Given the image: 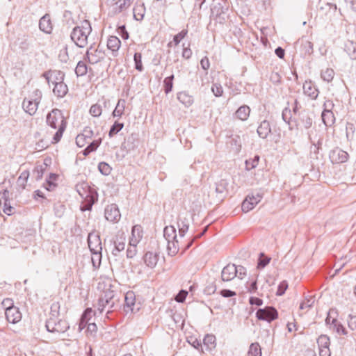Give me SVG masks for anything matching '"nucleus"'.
<instances>
[{
    "mask_svg": "<svg viewBox=\"0 0 356 356\" xmlns=\"http://www.w3.org/2000/svg\"><path fill=\"white\" fill-rule=\"evenodd\" d=\"M47 123L54 129H57L51 141L54 144L57 143L60 140L67 124L61 111L53 109L49 113L47 116Z\"/></svg>",
    "mask_w": 356,
    "mask_h": 356,
    "instance_id": "nucleus-1",
    "label": "nucleus"
},
{
    "mask_svg": "<svg viewBox=\"0 0 356 356\" xmlns=\"http://www.w3.org/2000/svg\"><path fill=\"white\" fill-rule=\"evenodd\" d=\"M92 28L88 20L81 22L80 25L75 26L70 35L72 40L80 48L85 47L88 43V36Z\"/></svg>",
    "mask_w": 356,
    "mask_h": 356,
    "instance_id": "nucleus-2",
    "label": "nucleus"
},
{
    "mask_svg": "<svg viewBox=\"0 0 356 356\" xmlns=\"http://www.w3.org/2000/svg\"><path fill=\"white\" fill-rule=\"evenodd\" d=\"M58 307V303H54L51 307V311L54 313L47 320L45 325L47 331L49 332L64 333L70 328V325L65 320L58 319L56 314H58L57 309Z\"/></svg>",
    "mask_w": 356,
    "mask_h": 356,
    "instance_id": "nucleus-3",
    "label": "nucleus"
},
{
    "mask_svg": "<svg viewBox=\"0 0 356 356\" xmlns=\"http://www.w3.org/2000/svg\"><path fill=\"white\" fill-rule=\"evenodd\" d=\"M115 302L114 291L111 290L106 291L98 300L97 309L101 314L107 309L106 317L108 318L109 314L112 312V309L115 307Z\"/></svg>",
    "mask_w": 356,
    "mask_h": 356,
    "instance_id": "nucleus-4",
    "label": "nucleus"
},
{
    "mask_svg": "<svg viewBox=\"0 0 356 356\" xmlns=\"http://www.w3.org/2000/svg\"><path fill=\"white\" fill-rule=\"evenodd\" d=\"M278 316L277 311L273 307H266L259 309L256 312V317L261 321L271 322Z\"/></svg>",
    "mask_w": 356,
    "mask_h": 356,
    "instance_id": "nucleus-5",
    "label": "nucleus"
},
{
    "mask_svg": "<svg viewBox=\"0 0 356 356\" xmlns=\"http://www.w3.org/2000/svg\"><path fill=\"white\" fill-rule=\"evenodd\" d=\"M86 57L88 62L94 65L104 60L105 53L104 51L100 48L99 45L97 48L91 45L86 51Z\"/></svg>",
    "mask_w": 356,
    "mask_h": 356,
    "instance_id": "nucleus-6",
    "label": "nucleus"
},
{
    "mask_svg": "<svg viewBox=\"0 0 356 356\" xmlns=\"http://www.w3.org/2000/svg\"><path fill=\"white\" fill-rule=\"evenodd\" d=\"M228 184V181L224 179H222L220 181H217L215 184L214 190H211L210 191V195H215L217 201L221 202L226 195Z\"/></svg>",
    "mask_w": 356,
    "mask_h": 356,
    "instance_id": "nucleus-7",
    "label": "nucleus"
},
{
    "mask_svg": "<svg viewBox=\"0 0 356 356\" xmlns=\"http://www.w3.org/2000/svg\"><path fill=\"white\" fill-rule=\"evenodd\" d=\"M42 76L46 79L49 86L50 84L56 85L64 81V72L58 70H49L44 72Z\"/></svg>",
    "mask_w": 356,
    "mask_h": 356,
    "instance_id": "nucleus-8",
    "label": "nucleus"
},
{
    "mask_svg": "<svg viewBox=\"0 0 356 356\" xmlns=\"http://www.w3.org/2000/svg\"><path fill=\"white\" fill-rule=\"evenodd\" d=\"M124 309L126 313H136L140 307L136 304V296L133 291H128L124 297Z\"/></svg>",
    "mask_w": 356,
    "mask_h": 356,
    "instance_id": "nucleus-9",
    "label": "nucleus"
},
{
    "mask_svg": "<svg viewBox=\"0 0 356 356\" xmlns=\"http://www.w3.org/2000/svg\"><path fill=\"white\" fill-rule=\"evenodd\" d=\"M134 0H109L110 8L114 14L120 13L127 10Z\"/></svg>",
    "mask_w": 356,
    "mask_h": 356,
    "instance_id": "nucleus-10",
    "label": "nucleus"
},
{
    "mask_svg": "<svg viewBox=\"0 0 356 356\" xmlns=\"http://www.w3.org/2000/svg\"><path fill=\"white\" fill-rule=\"evenodd\" d=\"M329 158L332 163H342L348 161V154L343 149L337 147L330 152Z\"/></svg>",
    "mask_w": 356,
    "mask_h": 356,
    "instance_id": "nucleus-11",
    "label": "nucleus"
},
{
    "mask_svg": "<svg viewBox=\"0 0 356 356\" xmlns=\"http://www.w3.org/2000/svg\"><path fill=\"white\" fill-rule=\"evenodd\" d=\"M5 315L9 323L15 324L22 320V313L18 307L15 306H9L6 309Z\"/></svg>",
    "mask_w": 356,
    "mask_h": 356,
    "instance_id": "nucleus-12",
    "label": "nucleus"
},
{
    "mask_svg": "<svg viewBox=\"0 0 356 356\" xmlns=\"http://www.w3.org/2000/svg\"><path fill=\"white\" fill-rule=\"evenodd\" d=\"M104 214L106 219L113 222H118L121 217L119 209L115 204L107 206L105 209Z\"/></svg>",
    "mask_w": 356,
    "mask_h": 356,
    "instance_id": "nucleus-13",
    "label": "nucleus"
},
{
    "mask_svg": "<svg viewBox=\"0 0 356 356\" xmlns=\"http://www.w3.org/2000/svg\"><path fill=\"white\" fill-rule=\"evenodd\" d=\"M323 138V136L318 134L316 131H315V134L313 131L311 132L309 134V140L312 143L310 147L311 154H314L315 155L318 154L319 149L321 148Z\"/></svg>",
    "mask_w": 356,
    "mask_h": 356,
    "instance_id": "nucleus-14",
    "label": "nucleus"
},
{
    "mask_svg": "<svg viewBox=\"0 0 356 356\" xmlns=\"http://www.w3.org/2000/svg\"><path fill=\"white\" fill-rule=\"evenodd\" d=\"M88 243L90 252L102 250L100 236L95 232H90L88 234Z\"/></svg>",
    "mask_w": 356,
    "mask_h": 356,
    "instance_id": "nucleus-15",
    "label": "nucleus"
},
{
    "mask_svg": "<svg viewBox=\"0 0 356 356\" xmlns=\"http://www.w3.org/2000/svg\"><path fill=\"white\" fill-rule=\"evenodd\" d=\"M114 249L113 250V254L117 255L118 252L122 251L125 248L126 245V235L123 232H118L115 235L113 241Z\"/></svg>",
    "mask_w": 356,
    "mask_h": 356,
    "instance_id": "nucleus-16",
    "label": "nucleus"
},
{
    "mask_svg": "<svg viewBox=\"0 0 356 356\" xmlns=\"http://www.w3.org/2000/svg\"><path fill=\"white\" fill-rule=\"evenodd\" d=\"M261 196L257 194L255 196L248 195L242 202L241 209L243 212H248L253 209L254 207L261 201Z\"/></svg>",
    "mask_w": 356,
    "mask_h": 356,
    "instance_id": "nucleus-17",
    "label": "nucleus"
},
{
    "mask_svg": "<svg viewBox=\"0 0 356 356\" xmlns=\"http://www.w3.org/2000/svg\"><path fill=\"white\" fill-rule=\"evenodd\" d=\"M237 276L236 265L229 264L225 266L221 272V279L223 282H229Z\"/></svg>",
    "mask_w": 356,
    "mask_h": 356,
    "instance_id": "nucleus-18",
    "label": "nucleus"
},
{
    "mask_svg": "<svg viewBox=\"0 0 356 356\" xmlns=\"http://www.w3.org/2000/svg\"><path fill=\"white\" fill-rule=\"evenodd\" d=\"M302 88L304 94L312 99H316L318 97L319 91L312 81H306Z\"/></svg>",
    "mask_w": 356,
    "mask_h": 356,
    "instance_id": "nucleus-19",
    "label": "nucleus"
},
{
    "mask_svg": "<svg viewBox=\"0 0 356 356\" xmlns=\"http://www.w3.org/2000/svg\"><path fill=\"white\" fill-rule=\"evenodd\" d=\"M38 104L39 103L31 99L25 98L22 102V108L26 113L33 115L36 113Z\"/></svg>",
    "mask_w": 356,
    "mask_h": 356,
    "instance_id": "nucleus-20",
    "label": "nucleus"
},
{
    "mask_svg": "<svg viewBox=\"0 0 356 356\" xmlns=\"http://www.w3.org/2000/svg\"><path fill=\"white\" fill-rule=\"evenodd\" d=\"M143 260L147 266L153 268L157 264L159 254L156 252H147L145 254Z\"/></svg>",
    "mask_w": 356,
    "mask_h": 356,
    "instance_id": "nucleus-21",
    "label": "nucleus"
},
{
    "mask_svg": "<svg viewBox=\"0 0 356 356\" xmlns=\"http://www.w3.org/2000/svg\"><path fill=\"white\" fill-rule=\"evenodd\" d=\"M39 28L40 29L46 33H50L52 31V24L50 19V16L49 15H44L39 22Z\"/></svg>",
    "mask_w": 356,
    "mask_h": 356,
    "instance_id": "nucleus-22",
    "label": "nucleus"
},
{
    "mask_svg": "<svg viewBox=\"0 0 356 356\" xmlns=\"http://www.w3.org/2000/svg\"><path fill=\"white\" fill-rule=\"evenodd\" d=\"M121 41L116 36H110L107 41V47L112 51L113 56L117 55V52L120 47Z\"/></svg>",
    "mask_w": 356,
    "mask_h": 356,
    "instance_id": "nucleus-23",
    "label": "nucleus"
},
{
    "mask_svg": "<svg viewBox=\"0 0 356 356\" xmlns=\"http://www.w3.org/2000/svg\"><path fill=\"white\" fill-rule=\"evenodd\" d=\"M270 132L271 128L269 122L267 120L262 121L257 128V134L259 137L266 138Z\"/></svg>",
    "mask_w": 356,
    "mask_h": 356,
    "instance_id": "nucleus-24",
    "label": "nucleus"
},
{
    "mask_svg": "<svg viewBox=\"0 0 356 356\" xmlns=\"http://www.w3.org/2000/svg\"><path fill=\"white\" fill-rule=\"evenodd\" d=\"M179 235L181 238L185 236L189 227V220L186 217H179L177 222Z\"/></svg>",
    "mask_w": 356,
    "mask_h": 356,
    "instance_id": "nucleus-25",
    "label": "nucleus"
},
{
    "mask_svg": "<svg viewBox=\"0 0 356 356\" xmlns=\"http://www.w3.org/2000/svg\"><path fill=\"white\" fill-rule=\"evenodd\" d=\"M250 108L247 105L240 106L235 112V117L242 121L248 120L250 116Z\"/></svg>",
    "mask_w": 356,
    "mask_h": 356,
    "instance_id": "nucleus-26",
    "label": "nucleus"
},
{
    "mask_svg": "<svg viewBox=\"0 0 356 356\" xmlns=\"http://www.w3.org/2000/svg\"><path fill=\"white\" fill-rule=\"evenodd\" d=\"M67 92L68 88L64 81L54 85L53 88L54 94L59 98L65 97Z\"/></svg>",
    "mask_w": 356,
    "mask_h": 356,
    "instance_id": "nucleus-27",
    "label": "nucleus"
},
{
    "mask_svg": "<svg viewBox=\"0 0 356 356\" xmlns=\"http://www.w3.org/2000/svg\"><path fill=\"white\" fill-rule=\"evenodd\" d=\"M177 99L185 106L188 107L193 103V97L185 91L179 92L177 94Z\"/></svg>",
    "mask_w": 356,
    "mask_h": 356,
    "instance_id": "nucleus-28",
    "label": "nucleus"
},
{
    "mask_svg": "<svg viewBox=\"0 0 356 356\" xmlns=\"http://www.w3.org/2000/svg\"><path fill=\"white\" fill-rule=\"evenodd\" d=\"M167 250L168 253L170 256H175L179 250V241L177 238L167 241Z\"/></svg>",
    "mask_w": 356,
    "mask_h": 356,
    "instance_id": "nucleus-29",
    "label": "nucleus"
},
{
    "mask_svg": "<svg viewBox=\"0 0 356 356\" xmlns=\"http://www.w3.org/2000/svg\"><path fill=\"white\" fill-rule=\"evenodd\" d=\"M321 118L323 122L326 127L331 126L334 123L335 118L333 112L323 111Z\"/></svg>",
    "mask_w": 356,
    "mask_h": 356,
    "instance_id": "nucleus-30",
    "label": "nucleus"
},
{
    "mask_svg": "<svg viewBox=\"0 0 356 356\" xmlns=\"http://www.w3.org/2000/svg\"><path fill=\"white\" fill-rule=\"evenodd\" d=\"M126 101L123 99L118 100V104L112 113L113 117H121L125 109Z\"/></svg>",
    "mask_w": 356,
    "mask_h": 356,
    "instance_id": "nucleus-31",
    "label": "nucleus"
},
{
    "mask_svg": "<svg viewBox=\"0 0 356 356\" xmlns=\"http://www.w3.org/2000/svg\"><path fill=\"white\" fill-rule=\"evenodd\" d=\"M145 8L143 4H136L133 9L134 17L138 20L140 21L143 19Z\"/></svg>",
    "mask_w": 356,
    "mask_h": 356,
    "instance_id": "nucleus-32",
    "label": "nucleus"
},
{
    "mask_svg": "<svg viewBox=\"0 0 356 356\" xmlns=\"http://www.w3.org/2000/svg\"><path fill=\"white\" fill-rule=\"evenodd\" d=\"M203 344L207 350H211L216 346V337L213 334H207L203 339Z\"/></svg>",
    "mask_w": 356,
    "mask_h": 356,
    "instance_id": "nucleus-33",
    "label": "nucleus"
},
{
    "mask_svg": "<svg viewBox=\"0 0 356 356\" xmlns=\"http://www.w3.org/2000/svg\"><path fill=\"white\" fill-rule=\"evenodd\" d=\"M163 236L166 241L177 238L176 229L173 226H166L163 230Z\"/></svg>",
    "mask_w": 356,
    "mask_h": 356,
    "instance_id": "nucleus-34",
    "label": "nucleus"
},
{
    "mask_svg": "<svg viewBox=\"0 0 356 356\" xmlns=\"http://www.w3.org/2000/svg\"><path fill=\"white\" fill-rule=\"evenodd\" d=\"M300 116V121L305 129H309L312 127L313 121L312 118L305 112L299 113Z\"/></svg>",
    "mask_w": 356,
    "mask_h": 356,
    "instance_id": "nucleus-35",
    "label": "nucleus"
},
{
    "mask_svg": "<svg viewBox=\"0 0 356 356\" xmlns=\"http://www.w3.org/2000/svg\"><path fill=\"white\" fill-rule=\"evenodd\" d=\"M248 356H261V350L258 343H252L250 346Z\"/></svg>",
    "mask_w": 356,
    "mask_h": 356,
    "instance_id": "nucleus-36",
    "label": "nucleus"
},
{
    "mask_svg": "<svg viewBox=\"0 0 356 356\" xmlns=\"http://www.w3.org/2000/svg\"><path fill=\"white\" fill-rule=\"evenodd\" d=\"M301 49L305 54H311L313 52V44L308 40L302 38L301 40Z\"/></svg>",
    "mask_w": 356,
    "mask_h": 356,
    "instance_id": "nucleus-37",
    "label": "nucleus"
},
{
    "mask_svg": "<svg viewBox=\"0 0 356 356\" xmlns=\"http://www.w3.org/2000/svg\"><path fill=\"white\" fill-rule=\"evenodd\" d=\"M321 76L323 79V81L330 82L331 81H332L334 76V72L331 68H326L325 70H322Z\"/></svg>",
    "mask_w": 356,
    "mask_h": 356,
    "instance_id": "nucleus-38",
    "label": "nucleus"
},
{
    "mask_svg": "<svg viewBox=\"0 0 356 356\" xmlns=\"http://www.w3.org/2000/svg\"><path fill=\"white\" fill-rule=\"evenodd\" d=\"M88 72V67L86 64L83 61H79L75 68V73L78 76H82L86 74Z\"/></svg>",
    "mask_w": 356,
    "mask_h": 356,
    "instance_id": "nucleus-39",
    "label": "nucleus"
},
{
    "mask_svg": "<svg viewBox=\"0 0 356 356\" xmlns=\"http://www.w3.org/2000/svg\"><path fill=\"white\" fill-rule=\"evenodd\" d=\"M8 193V191L6 190L3 193V197L4 198V203L3 211L6 214L10 216L13 213L15 209L10 206V202H8V199L6 197V194Z\"/></svg>",
    "mask_w": 356,
    "mask_h": 356,
    "instance_id": "nucleus-40",
    "label": "nucleus"
},
{
    "mask_svg": "<svg viewBox=\"0 0 356 356\" xmlns=\"http://www.w3.org/2000/svg\"><path fill=\"white\" fill-rule=\"evenodd\" d=\"M90 311H91V308H87L84 311L83 314H82L81 318L80 319L79 325V331H81L86 326L88 327V319H87V314L90 313Z\"/></svg>",
    "mask_w": 356,
    "mask_h": 356,
    "instance_id": "nucleus-41",
    "label": "nucleus"
},
{
    "mask_svg": "<svg viewBox=\"0 0 356 356\" xmlns=\"http://www.w3.org/2000/svg\"><path fill=\"white\" fill-rule=\"evenodd\" d=\"M319 348H329L330 338L327 335H321L317 339Z\"/></svg>",
    "mask_w": 356,
    "mask_h": 356,
    "instance_id": "nucleus-42",
    "label": "nucleus"
},
{
    "mask_svg": "<svg viewBox=\"0 0 356 356\" xmlns=\"http://www.w3.org/2000/svg\"><path fill=\"white\" fill-rule=\"evenodd\" d=\"M29 177V173L28 171H24L21 173L19 177L17 179V185L22 188L23 189L25 188L26 184L27 182L28 178Z\"/></svg>",
    "mask_w": 356,
    "mask_h": 356,
    "instance_id": "nucleus-43",
    "label": "nucleus"
},
{
    "mask_svg": "<svg viewBox=\"0 0 356 356\" xmlns=\"http://www.w3.org/2000/svg\"><path fill=\"white\" fill-rule=\"evenodd\" d=\"M332 325H333L334 329L338 334L343 335L347 334L346 328L337 319H332Z\"/></svg>",
    "mask_w": 356,
    "mask_h": 356,
    "instance_id": "nucleus-44",
    "label": "nucleus"
},
{
    "mask_svg": "<svg viewBox=\"0 0 356 356\" xmlns=\"http://www.w3.org/2000/svg\"><path fill=\"white\" fill-rule=\"evenodd\" d=\"M92 257L91 261L94 267H99L101 264L102 251H92L91 252Z\"/></svg>",
    "mask_w": 356,
    "mask_h": 356,
    "instance_id": "nucleus-45",
    "label": "nucleus"
},
{
    "mask_svg": "<svg viewBox=\"0 0 356 356\" xmlns=\"http://www.w3.org/2000/svg\"><path fill=\"white\" fill-rule=\"evenodd\" d=\"M134 60L135 63V68L139 72H143L144 70L143 63H142V55L139 52H136L134 54Z\"/></svg>",
    "mask_w": 356,
    "mask_h": 356,
    "instance_id": "nucleus-46",
    "label": "nucleus"
},
{
    "mask_svg": "<svg viewBox=\"0 0 356 356\" xmlns=\"http://www.w3.org/2000/svg\"><path fill=\"white\" fill-rule=\"evenodd\" d=\"M259 156L256 155L253 159L245 161V168L247 170H250L257 167L259 163Z\"/></svg>",
    "mask_w": 356,
    "mask_h": 356,
    "instance_id": "nucleus-47",
    "label": "nucleus"
},
{
    "mask_svg": "<svg viewBox=\"0 0 356 356\" xmlns=\"http://www.w3.org/2000/svg\"><path fill=\"white\" fill-rule=\"evenodd\" d=\"M174 75L166 77L163 81L164 91L166 94L172 91L173 86Z\"/></svg>",
    "mask_w": 356,
    "mask_h": 356,
    "instance_id": "nucleus-48",
    "label": "nucleus"
},
{
    "mask_svg": "<svg viewBox=\"0 0 356 356\" xmlns=\"http://www.w3.org/2000/svg\"><path fill=\"white\" fill-rule=\"evenodd\" d=\"M124 127L123 123H120L118 122H115L111 127L108 136L109 137H113L114 135L117 134Z\"/></svg>",
    "mask_w": 356,
    "mask_h": 356,
    "instance_id": "nucleus-49",
    "label": "nucleus"
},
{
    "mask_svg": "<svg viewBox=\"0 0 356 356\" xmlns=\"http://www.w3.org/2000/svg\"><path fill=\"white\" fill-rule=\"evenodd\" d=\"M282 119L283 120L289 124V129L290 130H292L293 129V127L291 126V122H290V120L291 118V110L290 108H285L283 111H282Z\"/></svg>",
    "mask_w": 356,
    "mask_h": 356,
    "instance_id": "nucleus-50",
    "label": "nucleus"
},
{
    "mask_svg": "<svg viewBox=\"0 0 356 356\" xmlns=\"http://www.w3.org/2000/svg\"><path fill=\"white\" fill-rule=\"evenodd\" d=\"M131 238L141 240L143 237L142 228L140 225H135L132 227Z\"/></svg>",
    "mask_w": 356,
    "mask_h": 356,
    "instance_id": "nucleus-51",
    "label": "nucleus"
},
{
    "mask_svg": "<svg viewBox=\"0 0 356 356\" xmlns=\"http://www.w3.org/2000/svg\"><path fill=\"white\" fill-rule=\"evenodd\" d=\"M89 112L93 117H99L102 113L101 105L98 103L92 105Z\"/></svg>",
    "mask_w": 356,
    "mask_h": 356,
    "instance_id": "nucleus-52",
    "label": "nucleus"
},
{
    "mask_svg": "<svg viewBox=\"0 0 356 356\" xmlns=\"http://www.w3.org/2000/svg\"><path fill=\"white\" fill-rule=\"evenodd\" d=\"M315 302L314 297H309L306 298L302 302L300 305V309H309L311 308Z\"/></svg>",
    "mask_w": 356,
    "mask_h": 356,
    "instance_id": "nucleus-53",
    "label": "nucleus"
},
{
    "mask_svg": "<svg viewBox=\"0 0 356 356\" xmlns=\"http://www.w3.org/2000/svg\"><path fill=\"white\" fill-rule=\"evenodd\" d=\"M98 169L100 172L104 175H108L111 172V168L105 162H100L98 165Z\"/></svg>",
    "mask_w": 356,
    "mask_h": 356,
    "instance_id": "nucleus-54",
    "label": "nucleus"
},
{
    "mask_svg": "<svg viewBox=\"0 0 356 356\" xmlns=\"http://www.w3.org/2000/svg\"><path fill=\"white\" fill-rule=\"evenodd\" d=\"M187 33L188 31L186 29H184L178 34L175 35L173 38L175 45H178L180 41L186 36Z\"/></svg>",
    "mask_w": 356,
    "mask_h": 356,
    "instance_id": "nucleus-55",
    "label": "nucleus"
},
{
    "mask_svg": "<svg viewBox=\"0 0 356 356\" xmlns=\"http://www.w3.org/2000/svg\"><path fill=\"white\" fill-rule=\"evenodd\" d=\"M211 91L216 97H220L223 93L222 87L219 83H213L211 87Z\"/></svg>",
    "mask_w": 356,
    "mask_h": 356,
    "instance_id": "nucleus-56",
    "label": "nucleus"
},
{
    "mask_svg": "<svg viewBox=\"0 0 356 356\" xmlns=\"http://www.w3.org/2000/svg\"><path fill=\"white\" fill-rule=\"evenodd\" d=\"M30 99L40 104L42 99V92L39 89L35 90Z\"/></svg>",
    "mask_w": 356,
    "mask_h": 356,
    "instance_id": "nucleus-57",
    "label": "nucleus"
},
{
    "mask_svg": "<svg viewBox=\"0 0 356 356\" xmlns=\"http://www.w3.org/2000/svg\"><path fill=\"white\" fill-rule=\"evenodd\" d=\"M101 143L102 139L99 138L98 140H95L90 143L87 147L91 151V152H92L97 149V147L100 145Z\"/></svg>",
    "mask_w": 356,
    "mask_h": 356,
    "instance_id": "nucleus-58",
    "label": "nucleus"
},
{
    "mask_svg": "<svg viewBox=\"0 0 356 356\" xmlns=\"http://www.w3.org/2000/svg\"><path fill=\"white\" fill-rule=\"evenodd\" d=\"M188 295V292L185 290H181L178 294L175 297V300L178 302H183L186 296Z\"/></svg>",
    "mask_w": 356,
    "mask_h": 356,
    "instance_id": "nucleus-59",
    "label": "nucleus"
},
{
    "mask_svg": "<svg viewBox=\"0 0 356 356\" xmlns=\"http://www.w3.org/2000/svg\"><path fill=\"white\" fill-rule=\"evenodd\" d=\"M288 288V284L286 281H283L282 282L279 286H278V289H277V296H282L284 293L285 291L286 290V289Z\"/></svg>",
    "mask_w": 356,
    "mask_h": 356,
    "instance_id": "nucleus-60",
    "label": "nucleus"
},
{
    "mask_svg": "<svg viewBox=\"0 0 356 356\" xmlns=\"http://www.w3.org/2000/svg\"><path fill=\"white\" fill-rule=\"evenodd\" d=\"M137 253V247L129 245L127 250V257L128 258H133Z\"/></svg>",
    "mask_w": 356,
    "mask_h": 356,
    "instance_id": "nucleus-61",
    "label": "nucleus"
},
{
    "mask_svg": "<svg viewBox=\"0 0 356 356\" xmlns=\"http://www.w3.org/2000/svg\"><path fill=\"white\" fill-rule=\"evenodd\" d=\"M348 324L352 330H356V315H349Z\"/></svg>",
    "mask_w": 356,
    "mask_h": 356,
    "instance_id": "nucleus-62",
    "label": "nucleus"
},
{
    "mask_svg": "<svg viewBox=\"0 0 356 356\" xmlns=\"http://www.w3.org/2000/svg\"><path fill=\"white\" fill-rule=\"evenodd\" d=\"M237 270V276L239 279H243L246 275V269L243 266H236Z\"/></svg>",
    "mask_w": 356,
    "mask_h": 356,
    "instance_id": "nucleus-63",
    "label": "nucleus"
},
{
    "mask_svg": "<svg viewBox=\"0 0 356 356\" xmlns=\"http://www.w3.org/2000/svg\"><path fill=\"white\" fill-rule=\"evenodd\" d=\"M81 134L86 140L91 139L93 136V131L90 127H86Z\"/></svg>",
    "mask_w": 356,
    "mask_h": 356,
    "instance_id": "nucleus-64",
    "label": "nucleus"
}]
</instances>
